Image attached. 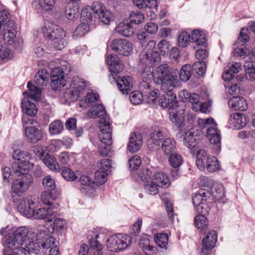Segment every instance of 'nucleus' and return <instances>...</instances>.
Instances as JSON below:
<instances>
[{"label": "nucleus", "mask_w": 255, "mask_h": 255, "mask_svg": "<svg viewBox=\"0 0 255 255\" xmlns=\"http://www.w3.org/2000/svg\"><path fill=\"white\" fill-rule=\"evenodd\" d=\"M35 238L36 242L34 244L38 245L39 248L33 254H37L42 250H50L57 246L56 239L49 236L46 231H39L36 234Z\"/></svg>", "instance_id": "1a4fd4ad"}, {"label": "nucleus", "mask_w": 255, "mask_h": 255, "mask_svg": "<svg viewBox=\"0 0 255 255\" xmlns=\"http://www.w3.org/2000/svg\"><path fill=\"white\" fill-rule=\"evenodd\" d=\"M241 70V64L234 62L231 64L228 69H226L223 74V78L225 81H230L235 77L234 75Z\"/></svg>", "instance_id": "b1692460"}, {"label": "nucleus", "mask_w": 255, "mask_h": 255, "mask_svg": "<svg viewBox=\"0 0 255 255\" xmlns=\"http://www.w3.org/2000/svg\"><path fill=\"white\" fill-rule=\"evenodd\" d=\"M35 236V233L28 232L25 227H21L6 237L5 242L11 250L17 249L24 255L26 253L30 255L39 248L38 245L34 244L33 238Z\"/></svg>", "instance_id": "f03ea898"}, {"label": "nucleus", "mask_w": 255, "mask_h": 255, "mask_svg": "<svg viewBox=\"0 0 255 255\" xmlns=\"http://www.w3.org/2000/svg\"><path fill=\"white\" fill-rule=\"evenodd\" d=\"M113 51L120 55L128 56L132 52V45L125 39H115L113 40Z\"/></svg>", "instance_id": "9b49d317"}, {"label": "nucleus", "mask_w": 255, "mask_h": 255, "mask_svg": "<svg viewBox=\"0 0 255 255\" xmlns=\"http://www.w3.org/2000/svg\"><path fill=\"white\" fill-rule=\"evenodd\" d=\"M124 67V64L119 57L113 56V85H116L118 89L123 94L128 95L132 91V83L131 78L127 77H120L114 73H119L121 72Z\"/></svg>", "instance_id": "39448f33"}, {"label": "nucleus", "mask_w": 255, "mask_h": 255, "mask_svg": "<svg viewBox=\"0 0 255 255\" xmlns=\"http://www.w3.org/2000/svg\"><path fill=\"white\" fill-rule=\"evenodd\" d=\"M91 9L93 13L97 15L106 10L105 6L102 3L98 1L94 2Z\"/></svg>", "instance_id": "6e6d98bb"}, {"label": "nucleus", "mask_w": 255, "mask_h": 255, "mask_svg": "<svg viewBox=\"0 0 255 255\" xmlns=\"http://www.w3.org/2000/svg\"><path fill=\"white\" fill-rule=\"evenodd\" d=\"M158 187L157 184L154 183H152V181L150 183L146 184L145 185V189L146 192L151 195H155L158 192Z\"/></svg>", "instance_id": "4d7b16f0"}, {"label": "nucleus", "mask_w": 255, "mask_h": 255, "mask_svg": "<svg viewBox=\"0 0 255 255\" xmlns=\"http://www.w3.org/2000/svg\"><path fill=\"white\" fill-rule=\"evenodd\" d=\"M63 129V125L60 120L53 122L49 126V131L51 134H56L61 132Z\"/></svg>", "instance_id": "58836bf2"}, {"label": "nucleus", "mask_w": 255, "mask_h": 255, "mask_svg": "<svg viewBox=\"0 0 255 255\" xmlns=\"http://www.w3.org/2000/svg\"><path fill=\"white\" fill-rule=\"evenodd\" d=\"M54 0H39V4L41 8L45 10H51L54 4Z\"/></svg>", "instance_id": "13d9d810"}, {"label": "nucleus", "mask_w": 255, "mask_h": 255, "mask_svg": "<svg viewBox=\"0 0 255 255\" xmlns=\"http://www.w3.org/2000/svg\"><path fill=\"white\" fill-rule=\"evenodd\" d=\"M24 132L27 140L31 143H36L42 137L41 130L35 127H26Z\"/></svg>", "instance_id": "dca6fc26"}, {"label": "nucleus", "mask_w": 255, "mask_h": 255, "mask_svg": "<svg viewBox=\"0 0 255 255\" xmlns=\"http://www.w3.org/2000/svg\"><path fill=\"white\" fill-rule=\"evenodd\" d=\"M34 207V203L30 205L29 201H21L18 206L19 212L27 218L34 217L36 219L44 220L49 223L51 222L54 218L53 211L51 207L38 208L36 211Z\"/></svg>", "instance_id": "20e7f679"}, {"label": "nucleus", "mask_w": 255, "mask_h": 255, "mask_svg": "<svg viewBox=\"0 0 255 255\" xmlns=\"http://www.w3.org/2000/svg\"><path fill=\"white\" fill-rule=\"evenodd\" d=\"M99 123L101 125L100 129L102 131L100 136L102 144L99 146L98 152L102 156L110 157L112 154V132L107 131L110 129V124L103 118L99 119Z\"/></svg>", "instance_id": "423d86ee"}, {"label": "nucleus", "mask_w": 255, "mask_h": 255, "mask_svg": "<svg viewBox=\"0 0 255 255\" xmlns=\"http://www.w3.org/2000/svg\"><path fill=\"white\" fill-rule=\"evenodd\" d=\"M158 90L149 91L146 94H144L147 98V102L149 104H154L158 96Z\"/></svg>", "instance_id": "603ef678"}, {"label": "nucleus", "mask_w": 255, "mask_h": 255, "mask_svg": "<svg viewBox=\"0 0 255 255\" xmlns=\"http://www.w3.org/2000/svg\"><path fill=\"white\" fill-rule=\"evenodd\" d=\"M159 147L166 155L173 153L176 149L175 141L173 138L169 137L164 139Z\"/></svg>", "instance_id": "5701e85b"}, {"label": "nucleus", "mask_w": 255, "mask_h": 255, "mask_svg": "<svg viewBox=\"0 0 255 255\" xmlns=\"http://www.w3.org/2000/svg\"><path fill=\"white\" fill-rule=\"evenodd\" d=\"M99 19L105 24H109L111 21V13L106 9L98 14Z\"/></svg>", "instance_id": "3c124183"}, {"label": "nucleus", "mask_w": 255, "mask_h": 255, "mask_svg": "<svg viewBox=\"0 0 255 255\" xmlns=\"http://www.w3.org/2000/svg\"><path fill=\"white\" fill-rule=\"evenodd\" d=\"M142 93L139 91L131 92L130 95V101L133 105H139L143 100Z\"/></svg>", "instance_id": "37998d69"}, {"label": "nucleus", "mask_w": 255, "mask_h": 255, "mask_svg": "<svg viewBox=\"0 0 255 255\" xmlns=\"http://www.w3.org/2000/svg\"><path fill=\"white\" fill-rule=\"evenodd\" d=\"M113 240L115 241L114 250L116 252L125 249L131 243L130 238L128 235L122 234L113 236Z\"/></svg>", "instance_id": "2eb2a0df"}, {"label": "nucleus", "mask_w": 255, "mask_h": 255, "mask_svg": "<svg viewBox=\"0 0 255 255\" xmlns=\"http://www.w3.org/2000/svg\"><path fill=\"white\" fill-rule=\"evenodd\" d=\"M191 39L196 43V45L194 46L195 48L198 47L199 46L205 44L207 40L204 33L200 31L199 30H195L192 31Z\"/></svg>", "instance_id": "cd10ccee"}, {"label": "nucleus", "mask_w": 255, "mask_h": 255, "mask_svg": "<svg viewBox=\"0 0 255 255\" xmlns=\"http://www.w3.org/2000/svg\"><path fill=\"white\" fill-rule=\"evenodd\" d=\"M54 198L51 191H43L41 195V200L43 204L50 205L52 204Z\"/></svg>", "instance_id": "de8ad7c7"}, {"label": "nucleus", "mask_w": 255, "mask_h": 255, "mask_svg": "<svg viewBox=\"0 0 255 255\" xmlns=\"http://www.w3.org/2000/svg\"><path fill=\"white\" fill-rule=\"evenodd\" d=\"M99 97L97 94L89 93L85 97V102L88 104V106H93V103L98 101Z\"/></svg>", "instance_id": "5fc2aeb1"}, {"label": "nucleus", "mask_w": 255, "mask_h": 255, "mask_svg": "<svg viewBox=\"0 0 255 255\" xmlns=\"http://www.w3.org/2000/svg\"><path fill=\"white\" fill-rule=\"evenodd\" d=\"M17 33L16 29H10L9 30H3L2 34H0V38H2L5 43L7 45H11L12 44H16L14 39L15 38L16 34ZM15 47V45H14Z\"/></svg>", "instance_id": "bb28decb"}, {"label": "nucleus", "mask_w": 255, "mask_h": 255, "mask_svg": "<svg viewBox=\"0 0 255 255\" xmlns=\"http://www.w3.org/2000/svg\"><path fill=\"white\" fill-rule=\"evenodd\" d=\"M51 88L53 90H60L66 85L63 72L58 68L52 70L50 74Z\"/></svg>", "instance_id": "f8f14e48"}, {"label": "nucleus", "mask_w": 255, "mask_h": 255, "mask_svg": "<svg viewBox=\"0 0 255 255\" xmlns=\"http://www.w3.org/2000/svg\"><path fill=\"white\" fill-rule=\"evenodd\" d=\"M194 222L198 229H200L203 232L206 231L208 226V221L204 215H200L196 216Z\"/></svg>", "instance_id": "7c9ffc66"}, {"label": "nucleus", "mask_w": 255, "mask_h": 255, "mask_svg": "<svg viewBox=\"0 0 255 255\" xmlns=\"http://www.w3.org/2000/svg\"><path fill=\"white\" fill-rule=\"evenodd\" d=\"M201 135L198 131H190L187 132L184 138V144L185 146L191 149L193 155L198 154L199 147L197 146L201 141Z\"/></svg>", "instance_id": "9d476101"}, {"label": "nucleus", "mask_w": 255, "mask_h": 255, "mask_svg": "<svg viewBox=\"0 0 255 255\" xmlns=\"http://www.w3.org/2000/svg\"><path fill=\"white\" fill-rule=\"evenodd\" d=\"M192 67L190 65L185 64L183 65L180 69V72H178V75H179V78L183 81H188L191 76V70ZM178 71L177 70H176ZM179 79V78L178 77Z\"/></svg>", "instance_id": "c756f323"}, {"label": "nucleus", "mask_w": 255, "mask_h": 255, "mask_svg": "<svg viewBox=\"0 0 255 255\" xmlns=\"http://www.w3.org/2000/svg\"><path fill=\"white\" fill-rule=\"evenodd\" d=\"M155 242L160 248H165L168 243V236L166 233H158L154 237Z\"/></svg>", "instance_id": "c9c22d12"}, {"label": "nucleus", "mask_w": 255, "mask_h": 255, "mask_svg": "<svg viewBox=\"0 0 255 255\" xmlns=\"http://www.w3.org/2000/svg\"><path fill=\"white\" fill-rule=\"evenodd\" d=\"M139 246L143 251L146 254H149L151 251L154 249L153 246L150 245L149 240L147 238H143L141 239L139 243Z\"/></svg>", "instance_id": "79ce46f5"}, {"label": "nucleus", "mask_w": 255, "mask_h": 255, "mask_svg": "<svg viewBox=\"0 0 255 255\" xmlns=\"http://www.w3.org/2000/svg\"><path fill=\"white\" fill-rule=\"evenodd\" d=\"M79 182L82 185L94 186V180L93 178H90V176L86 175L81 176L79 178Z\"/></svg>", "instance_id": "338daca9"}, {"label": "nucleus", "mask_w": 255, "mask_h": 255, "mask_svg": "<svg viewBox=\"0 0 255 255\" xmlns=\"http://www.w3.org/2000/svg\"><path fill=\"white\" fill-rule=\"evenodd\" d=\"M151 180L152 183H155L157 186L161 188H167L170 185L168 177L162 172H154Z\"/></svg>", "instance_id": "412c9836"}, {"label": "nucleus", "mask_w": 255, "mask_h": 255, "mask_svg": "<svg viewBox=\"0 0 255 255\" xmlns=\"http://www.w3.org/2000/svg\"><path fill=\"white\" fill-rule=\"evenodd\" d=\"M152 171L148 168L142 169L138 173V177L141 181L143 182H148L151 180L152 177Z\"/></svg>", "instance_id": "c03bdc74"}, {"label": "nucleus", "mask_w": 255, "mask_h": 255, "mask_svg": "<svg viewBox=\"0 0 255 255\" xmlns=\"http://www.w3.org/2000/svg\"><path fill=\"white\" fill-rule=\"evenodd\" d=\"M89 30V25L86 22H83L77 26L75 30V32L78 35H83L88 32Z\"/></svg>", "instance_id": "bf43d9fd"}, {"label": "nucleus", "mask_w": 255, "mask_h": 255, "mask_svg": "<svg viewBox=\"0 0 255 255\" xmlns=\"http://www.w3.org/2000/svg\"><path fill=\"white\" fill-rule=\"evenodd\" d=\"M192 70L193 73H195L197 75L203 76L206 70V65L205 62L203 61H199L195 62L192 67Z\"/></svg>", "instance_id": "473e14b6"}, {"label": "nucleus", "mask_w": 255, "mask_h": 255, "mask_svg": "<svg viewBox=\"0 0 255 255\" xmlns=\"http://www.w3.org/2000/svg\"><path fill=\"white\" fill-rule=\"evenodd\" d=\"M229 107L236 111H246L248 109L246 100L242 97L234 96L228 102Z\"/></svg>", "instance_id": "f3484780"}, {"label": "nucleus", "mask_w": 255, "mask_h": 255, "mask_svg": "<svg viewBox=\"0 0 255 255\" xmlns=\"http://www.w3.org/2000/svg\"><path fill=\"white\" fill-rule=\"evenodd\" d=\"M44 36L49 39L54 40L65 36V32L60 26L51 24L45 25L43 28Z\"/></svg>", "instance_id": "ddd939ff"}, {"label": "nucleus", "mask_w": 255, "mask_h": 255, "mask_svg": "<svg viewBox=\"0 0 255 255\" xmlns=\"http://www.w3.org/2000/svg\"><path fill=\"white\" fill-rule=\"evenodd\" d=\"M249 40L248 29L246 28H243L238 37V40L242 43H246Z\"/></svg>", "instance_id": "e2e57ef3"}, {"label": "nucleus", "mask_w": 255, "mask_h": 255, "mask_svg": "<svg viewBox=\"0 0 255 255\" xmlns=\"http://www.w3.org/2000/svg\"><path fill=\"white\" fill-rule=\"evenodd\" d=\"M214 123L213 119H200L199 124L203 128H207V134L212 144H216L218 147H220L221 138L217 128V125Z\"/></svg>", "instance_id": "6e6552de"}, {"label": "nucleus", "mask_w": 255, "mask_h": 255, "mask_svg": "<svg viewBox=\"0 0 255 255\" xmlns=\"http://www.w3.org/2000/svg\"><path fill=\"white\" fill-rule=\"evenodd\" d=\"M65 14L67 18L70 20L78 18L79 15L78 9L76 6L67 7L65 9Z\"/></svg>", "instance_id": "49530a36"}, {"label": "nucleus", "mask_w": 255, "mask_h": 255, "mask_svg": "<svg viewBox=\"0 0 255 255\" xmlns=\"http://www.w3.org/2000/svg\"><path fill=\"white\" fill-rule=\"evenodd\" d=\"M155 43L149 40L139 56V66L142 68L141 73L153 75L152 65L160 61V56L156 51H153Z\"/></svg>", "instance_id": "7ed1b4c3"}, {"label": "nucleus", "mask_w": 255, "mask_h": 255, "mask_svg": "<svg viewBox=\"0 0 255 255\" xmlns=\"http://www.w3.org/2000/svg\"><path fill=\"white\" fill-rule=\"evenodd\" d=\"M21 178L18 179L25 186L26 188L30 186L31 184L33 182L32 176L29 173L21 175Z\"/></svg>", "instance_id": "864d4df0"}, {"label": "nucleus", "mask_w": 255, "mask_h": 255, "mask_svg": "<svg viewBox=\"0 0 255 255\" xmlns=\"http://www.w3.org/2000/svg\"><path fill=\"white\" fill-rule=\"evenodd\" d=\"M144 30L149 34L155 33L158 30V26L154 22H149L146 24L144 27Z\"/></svg>", "instance_id": "052dcab7"}, {"label": "nucleus", "mask_w": 255, "mask_h": 255, "mask_svg": "<svg viewBox=\"0 0 255 255\" xmlns=\"http://www.w3.org/2000/svg\"><path fill=\"white\" fill-rule=\"evenodd\" d=\"M144 18L143 14L140 12L136 13L132 12L130 14L129 16L130 22L131 23L137 24L141 23L143 21Z\"/></svg>", "instance_id": "09e8293b"}, {"label": "nucleus", "mask_w": 255, "mask_h": 255, "mask_svg": "<svg viewBox=\"0 0 255 255\" xmlns=\"http://www.w3.org/2000/svg\"><path fill=\"white\" fill-rule=\"evenodd\" d=\"M207 154L205 150H198L196 155V165L200 169L206 167L209 172H215L219 168V162L215 157L207 156Z\"/></svg>", "instance_id": "0eeeda50"}, {"label": "nucleus", "mask_w": 255, "mask_h": 255, "mask_svg": "<svg viewBox=\"0 0 255 255\" xmlns=\"http://www.w3.org/2000/svg\"><path fill=\"white\" fill-rule=\"evenodd\" d=\"M163 131L161 129L155 130L150 133V137L148 140V145H154L159 147L162 141L166 138Z\"/></svg>", "instance_id": "aec40b11"}, {"label": "nucleus", "mask_w": 255, "mask_h": 255, "mask_svg": "<svg viewBox=\"0 0 255 255\" xmlns=\"http://www.w3.org/2000/svg\"><path fill=\"white\" fill-rule=\"evenodd\" d=\"M168 155L169 163L173 167L177 168L181 164L182 158L180 155L173 152Z\"/></svg>", "instance_id": "f704fd0d"}, {"label": "nucleus", "mask_w": 255, "mask_h": 255, "mask_svg": "<svg viewBox=\"0 0 255 255\" xmlns=\"http://www.w3.org/2000/svg\"><path fill=\"white\" fill-rule=\"evenodd\" d=\"M217 240L216 232L214 230L209 232L206 237L203 240L202 252L204 254H207L209 251L212 250L215 246Z\"/></svg>", "instance_id": "4468645a"}, {"label": "nucleus", "mask_w": 255, "mask_h": 255, "mask_svg": "<svg viewBox=\"0 0 255 255\" xmlns=\"http://www.w3.org/2000/svg\"><path fill=\"white\" fill-rule=\"evenodd\" d=\"M23 111L27 116H32L37 112L36 106L33 103L27 99H23L21 103Z\"/></svg>", "instance_id": "c85d7f7f"}, {"label": "nucleus", "mask_w": 255, "mask_h": 255, "mask_svg": "<svg viewBox=\"0 0 255 255\" xmlns=\"http://www.w3.org/2000/svg\"><path fill=\"white\" fill-rule=\"evenodd\" d=\"M230 121L235 128L239 129L247 124V116L243 114L236 113L230 115Z\"/></svg>", "instance_id": "6ab92c4d"}, {"label": "nucleus", "mask_w": 255, "mask_h": 255, "mask_svg": "<svg viewBox=\"0 0 255 255\" xmlns=\"http://www.w3.org/2000/svg\"><path fill=\"white\" fill-rule=\"evenodd\" d=\"M170 118L172 122L178 128H181L185 125L184 117L180 114L172 113L170 115Z\"/></svg>", "instance_id": "a19ab883"}, {"label": "nucleus", "mask_w": 255, "mask_h": 255, "mask_svg": "<svg viewBox=\"0 0 255 255\" xmlns=\"http://www.w3.org/2000/svg\"><path fill=\"white\" fill-rule=\"evenodd\" d=\"M191 40L190 34L186 31L181 32L178 38L179 45L182 48L186 47Z\"/></svg>", "instance_id": "e433bc0d"}, {"label": "nucleus", "mask_w": 255, "mask_h": 255, "mask_svg": "<svg viewBox=\"0 0 255 255\" xmlns=\"http://www.w3.org/2000/svg\"><path fill=\"white\" fill-rule=\"evenodd\" d=\"M42 184L45 189L49 191H52L56 187L54 180L50 176H46L43 179Z\"/></svg>", "instance_id": "a18cd8bd"}, {"label": "nucleus", "mask_w": 255, "mask_h": 255, "mask_svg": "<svg viewBox=\"0 0 255 255\" xmlns=\"http://www.w3.org/2000/svg\"><path fill=\"white\" fill-rule=\"evenodd\" d=\"M88 116L90 118H100L105 119V116H106V112L101 104H97L93 105L89 109Z\"/></svg>", "instance_id": "a878e982"}, {"label": "nucleus", "mask_w": 255, "mask_h": 255, "mask_svg": "<svg viewBox=\"0 0 255 255\" xmlns=\"http://www.w3.org/2000/svg\"><path fill=\"white\" fill-rule=\"evenodd\" d=\"M117 33H120L124 36L130 37L134 33V29L130 24L124 21L121 22L114 29Z\"/></svg>", "instance_id": "4be33fe9"}, {"label": "nucleus", "mask_w": 255, "mask_h": 255, "mask_svg": "<svg viewBox=\"0 0 255 255\" xmlns=\"http://www.w3.org/2000/svg\"><path fill=\"white\" fill-rule=\"evenodd\" d=\"M200 193L201 194L204 203L210 202L213 200L212 195L210 191L205 189H200Z\"/></svg>", "instance_id": "0e129e2a"}, {"label": "nucleus", "mask_w": 255, "mask_h": 255, "mask_svg": "<svg viewBox=\"0 0 255 255\" xmlns=\"http://www.w3.org/2000/svg\"><path fill=\"white\" fill-rule=\"evenodd\" d=\"M141 164V160L140 157L137 155H134L130 158L128 160L129 167L131 170H135Z\"/></svg>", "instance_id": "8fccbe9b"}, {"label": "nucleus", "mask_w": 255, "mask_h": 255, "mask_svg": "<svg viewBox=\"0 0 255 255\" xmlns=\"http://www.w3.org/2000/svg\"><path fill=\"white\" fill-rule=\"evenodd\" d=\"M178 75L176 69L167 64L156 67L154 82L163 93L159 99V103L163 108L174 109L177 107L176 95L173 90L178 85Z\"/></svg>", "instance_id": "f257e3e1"}, {"label": "nucleus", "mask_w": 255, "mask_h": 255, "mask_svg": "<svg viewBox=\"0 0 255 255\" xmlns=\"http://www.w3.org/2000/svg\"><path fill=\"white\" fill-rule=\"evenodd\" d=\"M62 177L67 181H74L77 178L75 173L66 166H62L60 168Z\"/></svg>", "instance_id": "72a5a7b5"}, {"label": "nucleus", "mask_w": 255, "mask_h": 255, "mask_svg": "<svg viewBox=\"0 0 255 255\" xmlns=\"http://www.w3.org/2000/svg\"><path fill=\"white\" fill-rule=\"evenodd\" d=\"M246 77L251 81L255 80V66L249 67L246 70Z\"/></svg>", "instance_id": "774afa93"}, {"label": "nucleus", "mask_w": 255, "mask_h": 255, "mask_svg": "<svg viewBox=\"0 0 255 255\" xmlns=\"http://www.w3.org/2000/svg\"><path fill=\"white\" fill-rule=\"evenodd\" d=\"M12 191L17 194H22L27 189L18 179L14 180L12 182Z\"/></svg>", "instance_id": "ea45409f"}, {"label": "nucleus", "mask_w": 255, "mask_h": 255, "mask_svg": "<svg viewBox=\"0 0 255 255\" xmlns=\"http://www.w3.org/2000/svg\"><path fill=\"white\" fill-rule=\"evenodd\" d=\"M142 144V136L139 133L133 132L129 138L128 149L131 153L138 151Z\"/></svg>", "instance_id": "a211bd4d"}, {"label": "nucleus", "mask_w": 255, "mask_h": 255, "mask_svg": "<svg viewBox=\"0 0 255 255\" xmlns=\"http://www.w3.org/2000/svg\"><path fill=\"white\" fill-rule=\"evenodd\" d=\"M102 167L101 170L104 171L105 172L110 173L111 171L110 168L112 167V161L109 158L104 159L101 161Z\"/></svg>", "instance_id": "680f3d73"}, {"label": "nucleus", "mask_w": 255, "mask_h": 255, "mask_svg": "<svg viewBox=\"0 0 255 255\" xmlns=\"http://www.w3.org/2000/svg\"><path fill=\"white\" fill-rule=\"evenodd\" d=\"M28 162L21 161V162H14L12 164V169L13 173L17 174L18 176L21 175L28 173L29 168Z\"/></svg>", "instance_id": "393cba45"}, {"label": "nucleus", "mask_w": 255, "mask_h": 255, "mask_svg": "<svg viewBox=\"0 0 255 255\" xmlns=\"http://www.w3.org/2000/svg\"><path fill=\"white\" fill-rule=\"evenodd\" d=\"M225 86L229 87L228 92L231 95H235V96H236V95H239L241 94V92L242 90L238 84H235L231 86L225 85Z\"/></svg>", "instance_id": "69168bd1"}, {"label": "nucleus", "mask_w": 255, "mask_h": 255, "mask_svg": "<svg viewBox=\"0 0 255 255\" xmlns=\"http://www.w3.org/2000/svg\"><path fill=\"white\" fill-rule=\"evenodd\" d=\"M109 174L108 172H105L101 170L100 171H97L95 173L94 176V179L93 185L99 186L104 184L106 180V176Z\"/></svg>", "instance_id": "2f4dec72"}, {"label": "nucleus", "mask_w": 255, "mask_h": 255, "mask_svg": "<svg viewBox=\"0 0 255 255\" xmlns=\"http://www.w3.org/2000/svg\"><path fill=\"white\" fill-rule=\"evenodd\" d=\"M44 163L51 170H57L58 164L54 157L49 154H46V155L43 159Z\"/></svg>", "instance_id": "4c0bfd02"}]
</instances>
